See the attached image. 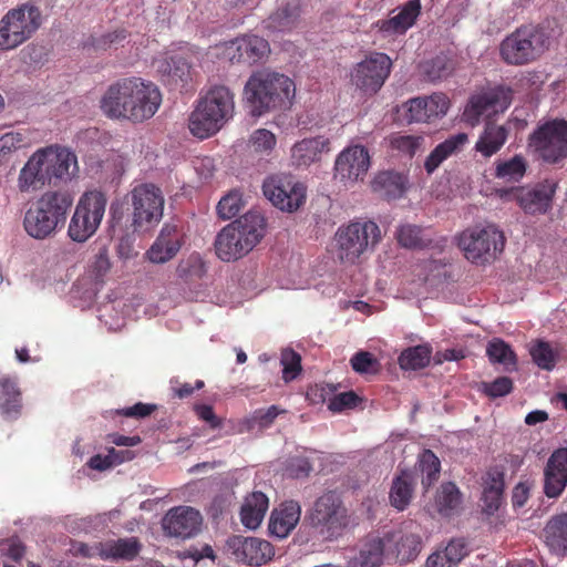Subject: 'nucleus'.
Listing matches in <instances>:
<instances>
[{
    "instance_id": "obj_61",
    "label": "nucleus",
    "mask_w": 567,
    "mask_h": 567,
    "mask_svg": "<svg viewBox=\"0 0 567 567\" xmlns=\"http://www.w3.org/2000/svg\"><path fill=\"white\" fill-rule=\"evenodd\" d=\"M268 27L276 31H289L295 27V18L285 8L269 18Z\"/></svg>"
},
{
    "instance_id": "obj_15",
    "label": "nucleus",
    "mask_w": 567,
    "mask_h": 567,
    "mask_svg": "<svg viewBox=\"0 0 567 567\" xmlns=\"http://www.w3.org/2000/svg\"><path fill=\"white\" fill-rule=\"evenodd\" d=\"M162 103V94L158 87L141 78H132L127 112L124 120L132 123H142L150 120L158 111Z\"/></svg>"
},
{
    "instance_id": "obj_12",
    "label": "nucleus",
    "mask_w": 567,
    "mask_h": 567,
    "mask_svg": "<svg viewBox=\"0 0 567 567\" xmlns=\"http://www.w3.org/2000/svg\"><path fill=\"white\" fill-rule=\"evenodd\" d=\"M265 197L279 210L297 212L306 202L307 187L287 173L272 174L262 183Z\"/></svg>"
},
{
    "instance_id": "obj_13",
    "label": "nucleus",
    "mask_w": 567,
    "mask_h": 567,
    "mask_svg": "<svg viewBox=\"0 0 567 567\" xmlns=\"http://www.w3.org/2000/svg\"><path fill=\"white\" fill-rule=\"evenodd\" d=\"M529 147L545 162L567 157V121L553 120L539 125L529 137Z\"/></svg>"
},
{
    "instance_id": "obj_45",
    "label": "nucleus",
    "mask_w": 567,
    "mask_h": 567,
    "mask_svg": "<svg viewBox=\"0 0 567 567\" xmlns=\"http://www.w3.org/2000/svg\"><path fill=\"white\" fill-rule=\"evenodd\" d=\"M462 503V495L454 483H445L441 486L435 498V506L440 514L449 516L454 513Z\"/></svg>"
},
{
    "instance_id": "obj_43",
    "label": "nucleus",
    "mask_w": 567,
    "mask_h": 567,
    "mask_svg": "<svg viewBox=\"0 0 567 567\" xmlns=\"http://www.w3.org/2000/svg\"><path fill=\"white\" fill-rule=\"evenodd\" d=\"M374 188L382 189L389 199L401 197L408 188V179L395 172H382L374 179Z\"/></svg>"
},
{
    "instance_id": "obj_59",
    "label": "nucleus",
    "mask_w": 567,
    "mask_h": 567,
    "mask_svg": "<svg viewBox=\"0 0 567 567\" xmlns=\"http://www.w3.org/2000/svg\"><path fill=\"white\" fill-rule=\"evenodd\" d=\"M352 369L360 374L373 373L378 370L379 362L375 357L367 351L357 352L350 360Z\"/></svg>"
},
{
    "instance_id": "obj_22",
    "label": "nucleus",
    "mask_w": 567,
    "mask_h": 567,
    "mask_svg": "<svg viewBox=\"0 0 567 567\" xmlns=\"http://www.w3.org/2000/svg\"><path fill=\"white\" fill-rule=\"evenodd\" d=\"M203 517L199 511L189 506L171 508L163 518L165 533L173 537L190 538L199 533Z\"/></svg>"
},
{
    "instance_id": "obj_3",
    "label": "nucleus",
    "mask_w": 567,
    "mask_h": 567,
    "mask_svg": "<svg viewBox=\"0 0 567 567\" xmlns=\"http://www.w3.org/2000/svg\"><path fill=\"white\" fill-rule=\"evenodd\" d=\"M234 94L225 85H215L202 96L188 118L190 133L200 140L215 135L233 117Z\"/></svg>"
},
{
    "instance_id": "obj_8",
    "label": "nucleus",
    "mask_w": 567,
    "mask_h": 567,
    "mask_svg": "<svg viewBox=\"0 0 567 567\" xmlns=\"http://www.w3.org/2000/svg\"><path fill=\"white\" fill-rule=\"evenodd\" d=\"M455 240L464 257L477 265L495 258L505 246L503 231L491 224L467 227L456 235Z\"/></svg>"
},
{
    "instance_id": "obj_29",
    "label": "nucleus",
    "mask_w": 567,
    "mask_h": 567,
    "mask_svg": "<svg viewBox=\"0 0 567 567\" xmlns=\"http://www.w3.org/2000/svg\"><path fill=\"white\" fill-rule=\"evenodd\" d=\"M543 537L553 555L567 557V513L550 517L543 529Z\"/></svg>"
},
{
    "instance_id": "obj_20",
    "label": "nucleus",
    "mask_w": 567,
    "mask_h": 567,
    "mask_svg": "<svg viewBox=\"0 0 567 567\" xmlns=\"http://www.w3.org/2000/svg\"><path fill=\"white\" fill-rule=\"evenodd\" d=\"M409 123H429L443 117L450 109V100L444 93L410 99L403 105Z\"/></svg>"
},
{
    "instance_id": "obj_64",
    "label": "nucleus",
    "mask_w": 567,
    "mask_h": 567,
    "mask_svg": "<svg viewBox=\"0 0 567 567\" xmlns=\"http://www.w3.org/2000/svg\"><path fill=\"white\" fill-rule=\"evenodd\" d=\"M227 550L235 557L237 561L245 563L247 553V538L243 536H231L227 540Z\"/></svg>"
},
{
    "instance_id": "obj_51",
    "label": "nucleus",
    "mask_w": 567,
    "mask_h": 567,
    "mask_svg": "<svg viewBox=\"0 0 567 567\" xmlns=\"http://www.w3.org/2000/svg\"><path fill=\"white\" fill-rule=\"evenodd\" d=\"M244 206L245 200L243 193L238 189H231L220 198L216 210L219 218L228 220L237 216Z\"/></svg>"
},
{
    "instance_id": "obj_41",
    "label": "nucleus",
    "mask_w": 567,
    "mask_h": 567,
    "mask_svg": "<svg viewBox=\"0 0 567 567\" xmlns=\"http://www.w3.org/2000/svg\"><path fill=\"white\" fill-rule=\"evenodd\" d=\"M455 70L454 60L445 53H441L435 58L425 61L421 65L423 76L431 81L436 82L450 76Z\"/></svg>"
},
{
    "instance_id": "obj_55",
    "label": "nucleus",
    "mask_w": 567,
    "mask_h": 567,
    "mask_svg": "<svg viewBox=\"0 0 567 567\" xmlns=\"http://www.w3.org/2000/svg\"><path fill=\"white\" fill-rule=\"evenodd\" d=\"M274 555L275 550L269 542L250 537V565L261 566L267 564Z\"/></svg>"
},
{
    "instance_id": "obj_17",
    "label": "nucleus",
    "mask_w": 567,
    "mask_h": 567,
    "mask_svg": "<svg viewBox=\"0 0 567 567\" xmlns=\"http://www.w3.org/2000/svg\"><path fill=\"white\" fill-rule=\"evenodd\" d=\"M248 214L225 226L215 239V250L223 261H235L248 250Z\"/></svg>"
},
{
    "instance_id": "obj_30",
    "label": "nucleus",
    "mask_w": 567,
    "mask_h": 567,
    "mask_svg": "<svg viewBox=\"0 0 567 567\" xmlns=\"http://www.w3.org/2000/svg\"><path fill=\"white\" fill-rule=\"evenodd\" d=\"M467 143L468 135L466 133H457L437 144L424 161L426 173L429 175L433 174L444 161L460 153Z\"/></svg>"
},
{
    "instance_id": "obj_9",
    "label": "nucleus",
    "mask_w": 567,
    "mask_h": 567,
    "mask_svg": "<svg viewBox=\"0 0 567 567\" xmlns=\"http://www.w3.org/2000/svg\"><path fill=\"white\" fill-rule=\"evenodd\" d=\"M42 22L40 8L31 2L10 9L0 20V50H11L24 43Z\"/></svg>"
},
{
    "instance_id": "obj_14",
    "label": "nucleus",
    "mask_w": 567,
    "mask_h": 567,
    "mask_svg": "<svg viewBox=\"0 0 567 567\" xmlns=\"http://www.w3.org/2000/svg\"><path fill=\"white\" fill-rule=\"evenodd\" d=\"M392 60L385 53L372 52L357 63L351 72V82L365 95L375 94L389 78Z\"/></svg>"
},
{
    "instance_id": "obj_63",
    "label": "nucleus",
    "mask_w": 567,
    "mask_h": 567,
    "mask_svg": "<svg viewBox=\"0 0 567 567\" xmlns=\"http://www.w3.org/2000/svg\"><path fill=\"white\" fill-rule=\"evenodd\" d=\"M278 414V409L275 405H271L266 411H255L252 417H250V430L255 426H258L259 429L268 427Z\"/></svg>"
},
{
    "instance_id": "obj_23",
    "label": "nucleus",
    "mask_w": 567,
    "mask_h": 567,
    "mask_svg": "<svg viewBox=\"0 0 567 567\" xmlns=\"http://www.w3.org/2000/svg\"><path fill=\"white\" fill-rule=\"evenodd\" d=\"M185 244V235L176 225L165 224L145 256L152 264H165L174 259Z\"/></svg>"
},
{
    "instance_id": "obj_52",
    "label": "nucleus",
    "mask_w": 567,
    "mask_h": 567,
    "mask_svg": "<svg viewBox=\"0 0 567 567\" xmlns=\"http://www.w3.org/2000/svg\"><path fill=\"white\" fill-rule=\"evenodd\" d=\"M420 467L423 474L422 484L425 488H429L439 478L440 460L431 450H425L420 456Z\"/></svg>"
},
{
    "instance_id": "obj_31",
    "label": "nucleus",
    "mask_w": 567,
    "mask_h": 567,
    "mask_svg": "<svg viewBox=\"0 0 567 567\" xmlns=\"http://www.w3.org/2000/svg\"><path fill=\"white\" fill-rule=\"evenodd\" d=\"M157 72L165 84L174 87H185L192 80L190 65L182 56H169L159 60Z\"/></svg>"
},
{
    "instance_id": "obj_32",
    "label": "nucleus",
    "mask_w": 567,
    "mask_h": 567,
    "mask_svg": "<svg viewBox=\"0 0 567 567\" xmlns=\"http://www.w3.org/2000/svg\"><path fill=\"white\" fill-rule=\"evenodd\" d=\"M468 554L464 538H452L444 548L436 549L425 560L424 567H456Z\"/></svg>"
},
{
    "instance_id": "obj_28",
    "label": "nucleus",
    "mask_w": 567,
    "mask_h": 567,
    "mask_svg": "<svg viewBox=\"0 0 567 567\" xmlns=\"http://www.w3.org/2000/svg\"><path fill=\"white\" fill-rule=\"evenodd\" d=\"M301 507L296 501H286L275 508L269 520V532L278 537H287L300 519Z\"/></svg>"
},
{
    "instance_id": "obj_6",
    "label": "nucleus",
    "mask_w": 567,
    "mask_h": 567,
    "mask_svg": "<svg viewBox=\"0 0 567 567\" xmlns=\"http://www.w3.org/2000/svg\"><path fill=\"white\" fill-rule=\"evenodd\" d=\"M382 234L373 220L357 219L338 227L333 236L334 252L342 264L354 265L381 241Z\"/></svg>"
},
{
    "instance_id": "obj_40",
    "label": "nucleus",
    "mask_w": 567,
    "mask_h": 567,
    "mask_svg": "<svg viewBox=\"0 0 567 567\" xmlns=\"http://www.w3.org/2000/svg\"><path fill=\"white\" fill-rule=\"evenodd\" d=\"M414 478L411 472L401 471V473L393 480L390 489V503L398 511H404L413 495Z\"/></svg>"
},
{
    "instance_id": "obj_36",
    "label": "nucleus",
    "mask_w": 567,
    "mask_h": 567,
    "mask_svg": "<svg viewBox=\"0 0 567 567\" xmlns=\"http://www.w3.org/2000/svg\"><path fill=\"white\" fill-rule=\"evenodd\" d=\"M504 472L497 467L489 468L483 477V494L485 512L488 514L498 509L504 492Z\"/></svg>"
},
{
    "instance_id": "obj_25",
    "label": "nucleus",
    "mask_w": 567,
    "mask_h": 567,
    "mask_svg": "<svg viewBox=\"0 0 567 567\" xmlns=\"http://www.w3.org/2000/svg\"><path fill=\"white\" fill-rule=\"evenodd\" d=\"M567 487V447L555 450L544 468V494L558 498Z\"/></svg>"
},
{
    "instance_id": "obj_21",
    "label": "nucleus",
    "mask_w": 567,
    "mask_h": 567,
    "mask_svg": "<svg viewBox=\"0 0 567 567\" xmlns=\"http://www.w3.org/2000/svg\"><path fill=\"white\" fill-rule=\"evenodd\" d=\"M421 9L420 0H409L403 6L392 10L388 19L374 22L373 29L383 38L403 35L415 24L421 14Z\"/></svg>"
},
{
    "instance_id": "obj_7",
    "label": "nucleus",
    "mask_w": 567,
    "mask_h": 567,
    "mask_svg": "<svg viewBox=\"0 0 567 567\" xmlns=\"http://www.w3.org/2000/svg\"><path fill=\"white\" fill-rule=\"evenodd\" d=\"M549 45L550 39L542 28L523 25L501 42L499 54L506 64L524 65L539 59Z\"/></svg>"
},
{
    "instance_id": "obj_11",
    "label": "nucleus",
    "mask_w": 567,
    "mask_h": 567,
    "mask_svg": "<svg viewBox=\"0 0 567 567\" xmlns=\"http://www.w3.org/2000/svg\"><path fill=\"white\" fill-rule=\"evenodd\" d=\"M513 91L505 85L486 86L476 90L468 99L464 111L463 120L471 126L481 122L483 116L491 117L504 113L511 105Z\"/></svg>"
},
{
    "instance_id": "obj_26",
    "label": "nucleus",
    "mask_w": 567,
    "mask_h": 567,
    "mask_svg": "<svg viewBox=\"0 0 567 567\" xmlns=\"http://www.w3.org/2000/svg\"><path fill=\"white\" fill-rule=\"evenodd\" d=\"M132 78H124L111 84L103 94L100 106L109 118L124 120L127 112Z\"/></svg>"
},
{
    "instance_id": "obj_35",
    "label": "nucleus",
    "mask_w": 567,
    "mask_h": 567,
    "mask_svg": "<svg viewBox=\"0 0 567 567\" xmlns=\"http://www.w3.org/2000/svg\"><path fill=\"white\" fill-rule=\"evenodd\" d=\"M310 394L318 395L322 402H327V408L332 413L352 410L361 402V399L353 391L333 394L332 388L328 384L316 385L310 390Z\"/></svg>"
},
{
    "instance_id": "obj_42",
    "label": "nucleus",
    "mask_w": 567,
    "mask_h": 567,
    "mask_svg": "<svg viewBox=\"0 0 567 567\" xmlns=\"http://www.w3.org/2000/svg\"><path fill=\"white\" fill-rule=\"evenodd\" d=\"M385 141H386L388 146L391 150V152H393L398 155L408 156L411 158L415 155L417 150L423 145L424 136L423 135H409V134H403L401 132H395V133L390 134L385 138Z\"/></svg>"
},
{
    "instance_id": "obj_2",
    "label": "nucleus",
    "mask_w": 567,
    "mask_h": 567,
    "mask_svg": "<svg viewBox=\"0 0 567 567\" xmlns=\"http://www.w3.org/2000/svg\"><path fill=\"white\" fill-rule=\"evenodd\" d=\"M70 190L55 189L43 193L24 213L23 228L34 239H45L61 230L73 206Z\"/></svg>"
},
{
    "instance_id": "obj_58",
    "label": "nucleus",
    "mask_w": 567,
    "mask_h": 567,
    "mask_svg": "<svg viewBox=\"0 0 567 567\" xmlns=\"http://www.w3.org/2000/svg\"><path fill=\"white\" fill-rule=\"evenodd\" d=\"M250 143L258 153L269 154L277 144L276 135L265 128H259L250 136Z\"/></svg>"
},
{
    "instance_id": "obj_27",
    "label": "nucleus",
    "mask_w": 567,
    "mask_h": 567,
    "mask_svg": "<svg viewBox=\"0 0 567 567\" xmlns=\"http://www.w3.org/2000/svg\"><path fill=\"white\" fill-rule=\"evenodd\" d=\"M330 152V140L319 135L296 142L290 150L292 165L308 167L321 159L322 154Z\"/></svg>"
},
{
    "instance_id": "obj_1",
    "label": "nucleus",
    "mask_w": 567,
    "mask_h": 567,
    "mask_svg": "<svg viewBox=\"0 0 567 567\" xmlns=\"http://www.w3.org/2000/svg\"><path fill=\"white\" fill-rule=\"evenodd\" d=\"M78 159L73 152L65 147L51 145L38 150L21 168L18 188L21 193H33L47 184L60 186L76 176Z\"/></svg>"
},
{
    "instance_id": "obj_34",
    "label": "nucleus",
    "mask_w": 567,
    "mask_h": 567,
    "mask_svg": "<svg viewBox=\"0 0 567 567\" xmlns=\"http://www.w3.org/2000/svg\"><path fill=\"white\" fill-rule=\"evenodd\" d=\"M21 391L16 377H0V411L7 419H17L21 412Z\"/></svg>"
},
{
    "instance_id": "obj_38",
    "label": "nucleus",
    "mask_w": 567,
    "mask_h": 567,
    "mask_svg": "<svg viewBox=\"0 0 567 567\" xmlns=\"http://www.w3.org/2000/svg\"><path fill=\"white\" fill-rule=\"evenodd\" d=\"M395 238L408 249H424L432 246L431 230L413 224H402L396 228Z\"/></svg>"
},
{
    "instance_id": "obj_10",
    "label": "nucleus",
    "mask_w": 567,
    "mask_h": 567,
    "mask_svg": "<svg viewBox=\"0 0 567 567\" xmlns=\"http://www.w3.org/2000/svg\"><path fill=\"white\" fill-rule=\"evenodd\" d=\"M107 199L99 190L85 192L79 199L70 219L68 235L75 243H84L99 229Z\"/></svg>"
},
{
    "instance_id": "obj_46",
    "label": "nucleus",
    "mask_w": 567,
    "mask_h": 567,
    "mask_svg": "<svg viewBox=\"0 0 567 567\" xmlns=\"http://www.w3.org/2000/svg\"><path fill=\"white\" fill-rule=\"evenodd\" d=\"M432 350L427 346H415L404 350L399 357L400 367L404 370H417L426 367Z\"/></svg>"
},
{
    "instance_id": "obj_54",
    "label": "nucleus",
    "mask_w": 567,
    "mask_h": 567,
    "mask_svg": "<svg viewBox=\"0 0 567 567\" xmlns=\"http://www.w3.org/2000/svg\"><path fill=\"white\" fill-rule=\"evenodd\" d=\"M280 364L285 382L292 381L301 371V357L292 349H285L281 352Z\"/></svg>"
},
{
    "instance_id": "obj_19",
    "label": "nucleus",
    "mask_w": 567,
    "mask_h": 567,
    "mask_svg": "<svg viewBox=\"0 0 567 567\" xmlns=\"http://www.w3.org/2000/svg\"><path fill=\"white\" fill-rule=\"evenodd\" d=\"M555 187L539 184L534 188L497 189L496 195L504 200H516L527 214H544L550 208Z\"/></svg>"
},
{
    "instance_id": "obj_62",
    "label": "nucleus",
    "mask_w": 567,
    "mask_h": 567,
    "mask_svg": "<svg viewBox=\"0 0 567 567\" xmlns=\"http://www.w3.org/2000/svg\"><path fill=\"white\" fill-rule=\"evenodd\" d=\"M155 410V404L138 402L133 406L116 410L115 413L125 417L143 419L151 415Z\"/></svg>"
},
{
    "instance_id": "obj_5",
    "label": "nucleus",
    "mask_w": 567,
    "mask_h": 567,
    "mask_svg": "<svg viewBox=\"0 0 567 567\" xmlns=\"http://www.w3.org/2000/svg\"><path fill=\"white\" fill-rule=\"evenodd\" d=\"M310 526L327 542L342 537L353 525L341 495L327 491L316 498L308 512Z\"/></svg>"
},
{
    "instance_id": "obj_53",
    "label": "nucleus",
    "mask_w": 567,
    "mask_h": 567,
    "mask_svg": "<svg viewBox=\"0 0 567 567\" xmlns=\"http://www.w3.org/2000/svg\"><path fill=\"white\" fill-rule=\"evenodd\" d=\"M217 49L223 59L228 60L230 63H238L248 53V39L246 35H243L217 45Z\"/></svg>"
},
{
    "instance_id": "obj_57",
    "label": "nucleus",
    "mask_w": 567,
    "mask_h": 567,
    "mask_svg": "<svg viewBox=\"0 0 567 567\" xmlns=\"http://www.w3.org/2000/svg\"><path fill=\"white\" fill-rule=\"evenodd\" d=\"M481 390L489 398L505 396L513 390V381L508 377H499L492 382H483Z\"/></svg>"
},
{
    "instance_id": "obj_37",
    "label": "nucleus",
    "mask_w": 567,
    "mask_h": 567,
    "mask_svg": "<svg viewBox=\"0 0 567 567\" xmlns=\"http://www.w3.org/2000/svg\"><path fill=\"white\" fill-rule=\"evenodd\" d=\"M384 539H389V545L394 544V549L391 551L402 563L415 559L422 549V538L417 533H388Z\"/></svg>"
},
{
    "instance_id": "obj_56",
    "label": "nucleus",
    "mask_w": 567,
    "mask_h": 567,
    "mask_svg": "<svg viewBox=\"0 0 567 567\" xmlns=\"http://www.w3.org/2000/svg\"><path fill=\"white\" fill-rule=\"evenodd\" d=\"M269 508L268 496L262 492L250 493V529L256 528L262 522Z\"/></svg>"
},
{
    "instance_id": "obj_16",
    "label": "nucleus",
    "mask_w": 567,
    "mask_h": 567,
    "mask_svg": "<svg viewBox=\"0 0 567 567\" xmlns=\"http://www.w3.org/2000/svg\"><path fill=\"white\" fill-rule=\"evenodd\" d=\"M133 206V226L158 223L163 217L164 196L161 188L153 184H141L131 192Z\"/></svg>"
},
{
    "instance_id": "obj_39",
    "label": "nucleus",
    "mask_w": 567,
    "mask_h": 567,
    "mask_svg": "<svg viewBox=\"0 0 567 567\" xmlns=\"http://www.w3.org/2000/svg\"><path fill=\"white\" fill-rule=\"evenodd\" d=\"M103 560H133L141 550L137 538H120L117 540L103 542Z\"/></svg>"
},
{
    "instance_id": "obj_44",
    "label": "nucleus",
    "mask_w": 567,
    "mask_h": 567,
    "mask_svg": "<svg viewBox=\"0 0 567 567\" xmlns=\"http://www.w3.org/2000/svg\"><path fill=\"white\" fill-rule=\"evenodd\" d=\"M526 161L522 155L495 163V177L506 182H519L526 173Z\"/></svg>"
},
{
    "instance_id": "obj_60",
    "label": "nucleus",
    "mask_w": 567,
    "mask_h": 567,
    "mask_svg": "<svg viewBox=\"0 0 567 567\" xmlns=\"http://www.w3.org/2000/svg\"><path fill=\"white\" fill-rule=\"evenodd\" d=\"M266 231V218L261 214L250 210V250L264 238Z\"/></svg>"
},
{
    "instance_id": "obj_47",
    "label": "nucleus",
    "mask_w": 567,
    "mask_h": 567,
    "mask_svg": "<svg viewBox=\"0 0 567 567\" xmlns=\"http://www.w3.org/2000/svg\"><path fill=\"white\" fill-rule=\"evenodd\" d=\"M533 362L540 369L551 371L557 362L558 353L544 340H536L529 346Z\"/></svg>"
},
{
    "instance_id": "obj_24",
    "label": "nucleus",
    "mask_w": 567,
    "mask_h": 567,
    "mask_svg": "<svg viewBox=\"0 0 567 567\" xmlns=\"http://www.w3.org/2000/svg\"><path fill=\"white\" fill-rule=\"evenodd\" d=\"M389 539L378 534H369L352 549L348 567H381L386 551H390Z\"/></svg>"
},
{
    "instance_id": "obj_33",
    "label": "nucleus",
    "mask_w": 567,
    "mask_h": 567,
    "mask_svg": "<svg viewBox=\"0 0 567 567\" xmlns=\"http://www.w3.org/2000/svg\"><path fill=\"white\" fill-rule=\"evenodd\" d=\"M507 137L508 128L506 126L486 123L474 145V150L485 158L492 157L505 145Z\"/></svg>"
},
{
    "instance_id": "obj_50",
    "label": "nucleus",
    "mask_w": 567,
    "mask_h": 567,
    "mask_svg": "<svg viewBox=\"0 0 567 567\" xmlns=\"http://www.w3.org/2000/svg\"><path fill=\"white\" fill-rule=\"evenodd\" d=\"M486 354L492 363L503 364L506 369L516 365V355L512 348L502 339L491 340L486 348Z\"/></svg>"
},
{
    "instance_id": "obj_18",
    "label": "nucleus",
    "mask_w": 567,
    "mask_h": 567,
    "mask_svg": "<svg viewBox=\"0 0 567 567\" xmlns=\"http://www.w3.org/2000/svg\"><path fill=\"white\" fill-rule=\"evenodd\" d=\"M369 151L362 145L344 148L334 161V176L346 185L363 181L370 168Z\"/></svg>"
},
{
    "instance_id": "obj_48",
    "label": "nucleus",
    "mask_w": 567,
    "mask_h": 567,
    "mask_svg": "<svg viewBox=\"0 0 567 567\" xmlns=\"http://www.w3.org/2000/svg\"><path fill=\"white\" fill-rule=\"evenodd\" d=\"M127 35V30L121 28L97 37L90 35L85 40L83 47L85 49H92L94 51H106L107 49L121 45L126 40Z\"/></svg>"
},
{
    "instance_id": "obj_4",
    "label": "nucleus",
    "mask_w": 567,
    "mask_h": 567,
    "mask_svg": "<svg viewBox=\"0 0 567 567\" xmlns=\"http://www.w3.org/2000/svg\"><path fill=\"white\" fill-rule=\"evenodd\" d=\"M296 95L295 82L287 75L260 70L250 75V115L289 107Z\"/></svg>"
},
{
    "instance_id": "obj_49",
    "label": "nucleus",
    "mask_w": 567,
    "mask_h": 567,
    "mask_svg": "<svg viewBox=\"0 0 567 567\" xmlns=\"http://www.w3.org/2000/svg\"><path fill=\"white\" fill-rule=\"evenodd\" d=\"M176 272L186 282L202 279L206 274L205 262L199 254H190L186 259L179 261Z\"/></svg>"
}]
</instances>
